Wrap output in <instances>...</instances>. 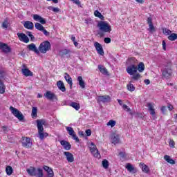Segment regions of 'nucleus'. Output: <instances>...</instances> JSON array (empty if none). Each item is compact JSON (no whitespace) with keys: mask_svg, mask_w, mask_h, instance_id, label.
Here are the masks:
<instances>
[{"mask_svg":"<svg viewBox=\"0 0 177 177\" xmlns=\"http://www.w3.org/2000/svg\"><path fill=\"white\" fill-rule=\"evenodd\" d=\"M119 156L121 157V158H125V153L124 152H120Z\"/></svg>","mask_w":177,"mask_h":177,"instance_id":"obj_59","label":"nucleus"},{"mask_svg":"<svg viewBox=\"0 0 177 177\" xmlns=\"http://www.w3.org/2000/svg\"><path fill=\"white\" fill-rule=\"evenodd\" d=\"M38 113V109L35 106H33L32 109V118H35V117H37Z\"/></svg>","mask_w":177,"mask_h":177,"instance_id":"obj_37","label":"nucleus"},{"mask_svg":"<svg viewBox=\"0 0 177 177\" xmlns=\"http://www.w3.org/2000/svg\"><path fill=\"white\" fill-rule=\"evenodd\" d=\"M162 45L163 50H167V43H165V40L162 41Z\"/></svg>","mask_w":177,"mask_h":177,"instance_id":"obj_54","label":"nucleus"},{"mask_svg":"<svg viewBox=\"0 0 177 177\" xmlns=\"http://www.w3.org/2000/svg\"><path fill=\"white\" fill-rule=\"evenodd\" d=\"M168 109L171 111L172 110V109H174V106L172 105L169 104V105H168Z\"/></svg>","mask_w":177,"mask_h":177,"instance_id":"obj_63","label":"nucleus"},{"mask_svg":"<svg viewBox=\"0 0 177 177\" xmlns=\"http://www.w3.org/2000/svg\"><path fill=\"white\" fill-rule=\"evenodd\" d=\"M94 15L95 16V17H99V19H100L101 20H104V17L98 10H95L94 12Z\"/></svg>","mask_w":177,"mask_h":177,"instance_id":"obj_38","label":"nucleus"},{"mask_svg":"<svg viewBox=\"0 0 177 177\" xmlns=\"http://www.w3.org/2000/svg\"><path fill=\"white\" fill-rule=\"evenodd\" d=\"M28 50H31L32 52H35L37 55H39V49L37 48V46L34 43H32L27 46Z\"/></svg>","mask_w":177,"mask_h":177,"instance_id":"obj_16","label":"nucleus"},{"mask_svg":"<svg viewBox=\"0 0 177 177\" xmlns=\"http://www.w3.org/2000/svg\"><path fill=\"white\" fill-rule=\"evenodd\" d=\"M169 145L170 146V147H175V141H174V140H169Z\"/></svg>","mask_w":177,"mask_h":177,"instance_id":"obj_51","label":"nucleus"},{"mask_svg":"<svg viewBox=\"0 0 177 177\" xmlns=\"http://www.w3.org/2000/svg\"><path fill=\"white\" fill-rule=\"evenodd\" d=\"M26 35L29 36L31 41H35V37L32 35V33L30 31L26 32Z\"/></svg>","mask_w":177,"mask_h":177,"instance_id":"obj_49","label":"nucleus"},{"mask_svg":"<svg viewBox=\"0 0 177 177\" xmlns=\"http://www.w3.org/2000/svg\"><path fill=\"white\" fill-rule=\"evenodd\" d=\"M57 86H58L59 91H62V92H66V86H64V83H63L62 80L57 82Z\"/></svg>","mask_w":177,"mask_h":177,"instance_id":"obj_30","label":"nucleus"},{"mask_svg":"<svg viewBox=\"0 0 177 177\" xmlns=\"http://www.w3.org/2000/svg\"><path fill=\"white\" fill-rule=\"evenodd\" d=\"M60 145L64 149V150H71V144L66 140H62L60 141Z\"/></svg>","mask_w":177,"mask_h":177,"instance_id":"obj_17","label":"nucleus"},{"mask_svg":"<svg viewBox=\"0 0 177 177\" xmlns=\"http://www.w3.org/2000/svg\"><path fill=\"white\" fill-rule=\"evenodd\" d=\"M132 75L131 78L134 81H138V80H139L140 78V74H139V73H134L133 75Z\"/></svg>","mask_w":177,"mask_h":177,"instance_id":"obj_45","label":"nucleus"},{"mask_svg":"<svg viewBox=\"0 0 177 177\" xmlns=\"http://www.w3.org/2000/svg\"><path fill=\"white\" fill-rule=\"evenodd\" d=\"M21 143L23 147L26 149H31V147H32V141H31V138L28 137H22Z\"/></svg>","mask_w":177,"mask_h":177,"instance_id":"obj_7","label":"nucleus"},{"mask_svg":"<svg viewBox=\"0 0 177 177\" xmlns=\"http://www.w3.org/2000/svg\"><path fill=\"white\" fill-rule=\"evenodd\" d=\"M43 169H44V171H46V172H47L48 177L54 176L53 170L52 169V168L49 167L48 166L44 165L43 166Z\"/></svg>","mask_w":177,"mask_h":177,"instance_id":"obj_23","label":"nucleus"},{"mask_svg":"<svg viewBox=\"0 0 177 177\" xmlns=\"http://www.w3.org/2000/svg\"><path fill=\"white\" fill-rule=\"evenodd\" d=\"M122 109L125 110V111H127L128 113H129L131 114V115H132V111L131 110V108H129V106H128L127 104H123L122 105Z\"/></svg>","mask_w":177,"mask_h":177,"instance_id":"obj_44","label":"nucleus"},{"mask_svg":"<svg viewBox=\"0 0 177 177\" xmlns=\"http://www.w3.org/2000/svg\"><path fill=\"white\" fill-rule=\"evenodd\" d=\"M44 96L48 100H53V99H56V95L51 91H47L46 93H44Z\"/></svg>","mask_w":177,"mask_h":177,"instance_id":"obj_22","label":"nucleus"},{"mask_svg":"<svg viewBox=\"0 0 177 177\" xmlns=\"http://www.w3.org/2000/svg\"><path fill=\"white\" fill-rule=\"evenodd\" d=\"M19 41H21V42H24L25 44H28L30 42V39L26 34L24 33H17V34Z\"/></svg>","mask_w":177,"mask_h":177,"instance_id":"obj_11","label":"nucleus"},{"mask_svg":"<svg viewBox=\"0 0 177 177\" xmlns=\"http://www.w3.org/2000/svg\"><path fill=\"white\" fill-rule=\"evenodd\" d=\"M140 167L141 168L142 172L145 174H149L150 169L149 168L148 165H146V164L141 162L140 163Z\"/></svg>","mask_w":177,"mask_h":177,"instance_id":"obj_26","label":"nucleus"},{"mask_svg":"<svg viewBox=\"0 0 177 177\" xmlns=\"http://www.w3.org/2000/svg\"><path fill=\"white\" fill-rule=\"evenodd\" d=\"M78 84L82 89H85V81L82 79V76L77 77Z\"/></svg>","mask_w":177,"mask_h":177,"instance_id":"obj_28","label":"nucleus"},{"mask_svg":"<svg viewBox=\"0 0 177 177\" xmlns=\"http://www.w3.org/2000/svg\"><path fill=\"white\" fill-rule=\"evenodd\" d=\"M139 73H143L145 71V64L143 62H140L137 66Z\"/></svg>","mask_w":177,"mask_h":177,"instance_id":"obj_34","label":"nucleus"},{"mask_svg":"<svg viewBox=\"0 0 177 177\" xmlns=\"http://www.w3.org/2000/svg\"><path fill=\"white\" fill-rule=\"evenodd\" d=\"M94 46L99 55L101 56L104 55V51L103 50V47L102 46V44H100L99 42L96 41L94 44Z\"/></svg>","mask_w":177,"mask_h":177,"instance_id":"obj_13","label":"nucleus"},{"mask_svg":"<svg viewBox=\"0 0 177 177\" xmlns=\"http://www.w3.org/2000/svg\"><path fill=\"white\" fill-rule=\"evenodd\" d=\"M86 136H91V135H92V131H91V129L86 130Z\"/></svg>","mask_w":177,"mask_h":177,"instance_id":"obj_57","label":"nucleus"},{"mask_svg":"<svg viewBox=\"0 0 177 177\" xmlns=\"http://www.w3.org/2000/svg\"><path fill=\"white\" fill-rule=\"evenodd\" d=\"M5 89H6V87L5 86V84L2 83V82H0V93L3 94L5 93Z\"/></svg>","mask_w":177,"mask_h":177,"instance_id":"obj_42","label":"nucleus"},{"mask_svg":"<svg viewBox=\"0 0 177 177\" xmlns=\"http://www.w3.org/2000/svg\"><path fill=\"white\" fill-rule=\"evenodd\" d=\"M98 100L102 103H109L111 102V97L109 95H101L98 97Z\"/></svg>","mask_w":177,"mask_h":177,"instance_id":"obj_15","label":"nucleus"},{"mask_svg":"<svg viewBox=\"0 0 177 177\" xmlns=\"http://www.w3.org/2000/svg\"><path fill=\"white\" fill-rule=\"evenodd\" d=\"M24 27L28 30H32L34 28V24L30 21H26L24 24Z\"/></svg>","mask_w":177,"mask_h":177,"instance_id":"obj_29","label":"nucleus"},{"mask_svg":"<svg viewBox=\"0 0 177 177\" xmlns=\"http://www.w3.org/2000/svg\"><path fill=\"white\" fill-rule=\"evenodd\" d=\"M69 53H71V50L70 49H63L59 51V56L63 57L64 56H66V55H68Z\"/></svg>","mask_w":177,"mask_h":177,"instance_id":"obj_32","label":"nucleus"},{"mask_svg":"<svg viewBox=\"0 0 177 177\" xmlns=\"http://www.w3.org/2000/svg\"><path fill=\"white\" fill-rule=\"evenodd\" d=\"M111 143L113 145H117L120 143V137L117 134H113L111 136Z\"/></svg>","mask_w":177,"mask_h":177,"instance_id":"obj_27","label":"nucleus"},{"mask_svg":"<svg viewBox=\"0 0 177 177\" xmlns=\"http://www.w3.org/2000/svg\"><path fill=\"white\" fill-rule=\"evenodd\" d=\"M98 70L100 71V73H102V74H104V75H107V74H109L107 69L102 65H98Z\"/></svg>","mask_w":177,"mask_h":177,"instance_id":"obj_31","label":"nucleus"},{"mask_svg":"<svg viewBox=\"0 0 177 177\" xmlns=\"http://www.w3.org/2000/svg\"><path fill=\"white\" fill-rule=\"evenodd\" d=\"M8 24H9V22H8V19H6L3 21V22L2 23V27H3V28H4V29L8 28Z\"/></svg>","mask_w":177,"mask_h":177,"instance_id":"obj_47","label":"nucleus"},{"mask_svg":"<svg viewBox=\"0 0 177 177\" xmlns=\"http://www.w3.org/2000/svg\"><path fill=\"white\" fill-rule=\"evenodd\" d=\"M73 3H75V5H81V2L80 0H71Z\"/></svg>","mask_w":177,"mask_h":177,"instance_id":"obj_58","label":"nucleus"},{"mask_svg":"<svg viewBox=\"0 0 177 177\" xmlns=\"http://www.w3.org/2000/svg\"><path fill=\"white\" fill-rule=\"evenodd\" d=\"M102 167L103 168H104V169H107V168H109V165H110V164L109 163V160H104L102 162Z\"/></svg>","mask_w":177,"mask_h":177,"instance_id":"obj_39","label":"nucleus"},{"mask_svg":"<svg viewBox=\"0 0 177 177\" xmlns=\"http://www.w3.org/2000/svg\"><path fill=\"white\" fill-rule=\"evenodd\" d=\"M164 160H165V161H167V162H168L169 164H176L175 160L171 159V157L168 155H165L164 156Z\"/></svg>","mask_w":177,"mask_h":177,"instance_id":"obj_33","label":"nucleus"},{"mask_svg":"<svg viewBox=\"0 0 177 177\" xmlns=\"http://www.w3.org/2000/svg\"><path fill=\"white\" fill-rule=\"evenodd\" d=\"M126 168L129 172H132V174H136V172H138V169L131 165V163H127Z\"/></svg>","mask_w":177,"mask_h":177,"instance_id":"obj_25","label":"nucleus"},{"mask_svg":"<svg viewBox=\"0 0 177 177\" xmlns=\"http://www.w3.org/2000/svg\"><path fill=\"white\" fill-rule=\"evenodd\" d=\"M66 131L71 136H72V138L75 140V142H80V138L75 135V132L74 131V129H73V127H66Z\"/></svg>","mask_w":177,"mask_h":177,"instance_id":"obj_10","label":"nucleus"},{"mask_svg":"<svg viewBox=\"0 0 177 177\" xmlns=\"http://www.w3.org/2000/svg\"><path fill=\"white\" fill-rule=\"evenodd\" d=\"M126 70L129 75H133V74H136L138 73V66L135 64H131L127 66Z\"/></svg>","mask_w":177,"mask_h":177,"instance_id":"obj_9","label":"nucleus"},{"mask_svg":"<svg viewBox=\"0 0 177 177\" xmlns=\"http://www.w3.org/2000/svg\"><path fill=\"white\" fill-rule=\"evenodd\" d=\"M0 49L3 53H9L11 50L10 47L5 43L0 42Z\"/></svg>","mask_w":177,"mask_h":177,"instance_id":"obj_14","label":"nucleus"},{"mask_svg":"<svg viewBox=\"0 0 177 177\" xmlns=\"http://www.w3.org/2000/svg\"><path fill=\"white\" fill-rule=\"evenodd\" d=\"M168 39H169V41H175L176 39H177V34L176 33H171L168 37Z\"/></svg>","mask_w":177,"mask_h":177,"instance_id":"obj_40","label":"nucleus"},{"mask_svg":"<svg viewBox=\"0 0 177 177\" xmlns=\"http://www.w3.org/2000/svg\"><path fill=\"white\" fill-rule=\"evenodd\" d=\"M90 151L91 152V154L95 158H100V153L99 152V150L96 149V145L93 142H91L90 144Z\"/></svg>","mask_w":177,"mask_h":177,"instance_id":"obj_8","label":"nucleus"},{"mask_svg":"<svg viewBox=\"0 0 177 177\" xmlns=\"http://www.w3.org/2000/svg\"><path fill=\"white\" fill-rule=\"evenodd\" d=\"M35 27L37 30H39V31H41V30H44V26L38 22L35 24Z\"/></svg>","mask_w":177,"mask_h":177,"instance_id":"obj_41","label":"nucleus"},{"mask_svg":"<svg viewBox=\"0 0 177 177\" xmlns=\"http://www.w3.org/2000/svg\"><path fill=\"white\" fill-rule=\"evenodd\" d=\"M162 32L165 35H170L171 30L168 28H163L162 29Z\"/></svg>","mask_w":177,"mask_h":177,"instance_id":"obj_48","label":"nucleus"},{"mask_svg":"<svg viewBox=\"0 0 177 177\" xmlns=\"http://www.w3.org/2000/svg\"><path fill=\"white\" fill-rule=\"evenodd\" d=\"M147 107H148V109L149 111V114H151V115H154L156 114V111L154 109V104H152L151 102H147Z\"/></svg>","mask_w":177,"mask_h":177,"instance_id":"obj_19","label":"nucleus"},{"mask_svg":"<svg viewBox=\"0 0 177 177\" xmlns=\"http://www.w3.org/2000/svg\"><path fill=\"white\" fill-rule=\"evenodd\" d=\"M171 63L168 64V66H166L162 70V78L165 80H169L172 77V69H171Z\"/></svg>","mask_w":177,"mask_h":177,"instance_id":"obj_4","label":"nucleus"},{"mask_svg":"<svg viewBox=\"0 0 177 177\" xmlns=\"http://www.w3.org/2000/svg\"><path fill=\"white\" fill-rule=\"evenodd\" d=\"M50 43L48 41H45L40 44L39 46V52H41V53H46L48 50H50Z\"/></svg>","mask_w":177,"mask_h":177,"instance_id":"obj_5","label":"nucleus"},{"mask_svg":"<svg viewBox=\"0 0 177 177\" xmlns=\"http://www.w3.org/2000/svg\"><path fill=\"white\" fill-rule=\"evenodd\" d=\"M104 42H105V44H110V42H111V39L110 37H105Z\"/></svg>","mask_w":177,"mask_h":177,"instance_id":"obj_52","label":"nucleus"},{"mask_svg":"<svg viewBox=\"0 0 177 177\" xmlns=\"http://www.w3.org/2000/svg\"><path fill=\"white\" fill-rule=\"evenodd\" d=\"M147 24H149V28L148 29L150 32H153V31H156V28H154V26L153 25V19L151 17H148L147 19Z\"/></svg>","mask_w":177,"mask_h":177,"instance_id":"obj_18","label":"nucleus"},{"mask_svg":"<svg viewBox=\"0 0 177 177\" xmlns=\"http://www.w3.org/2000/svg\"><path fill=\"white\" fill-rule=\"evenodd\" d=\"M6 172L7 175L10 176V175H12V174H13V168H12V167H10V166H7L6 168Z\"/></svg>","mask_w":177,"mask_h":177,"instance_id":"obj_36","label":"nucleus"},{"mask_svg":"<svg viewBox=\"0 0 177 177\" xmlns=\"http://www.w3.org/2000/svg\"><path fill=\"white\" fill-rule=\"evenodd\" d=\"M22 67L24 68L21 69V73L23 75H24L25 77H32V75H34V74L32 73V72H31V71H30V69L26 68V64H23Z\"/></svg>","mask_w":177,"mask_h":177,"instance_id":"obj_12","label":"nucleus"},{"mask_svg":"<svg viewBox=\"0 0 177 177\" xmlns=\"http://www.w3.org/2000/svg\"><path fill=\"white\" fill-rule=\"evenodd\" d=\"M118 103H119V104L120 105V106H123L122 105V100H118Z\"/></svg>","mask_w":177,"mask_h":177,"instance_id":"obj_64","label":"nucleus"},{"mask_svg":"<svg viewBox=\"0 0 177 177\" xmlns=\"http://www.w3.org/2000/svg\"><path fill=\"white\" fill-rule=\"evenodd\" d=\"M41 31H42L43 34H44L46 37H49V35H50V33H49V32H48L45 28Z\"/></svg>","mask_w":177,"mask_h":177,"instance_id":"obj_50","label":"nucleus"},{"mask_svg":"<svg viewBox=\"0 0 177 177\" xmlns=\"http://www.w3.org/2000/svg\"><path fill=\"white\" fill-rule=\"evenodd\" d=\"M5 77V71H0V80H2Z\"/></svg>","mask_w":177,"mask_h":177,"instance_id":"obj_55","label":"nucleus"},{"mask_svg":"<svg viewBox=\"0 0 177 177\" xmlns=\"http://www.w3.org/2000/svg\"><path fill=\"white\" fill-rule=\"evenodd\" d=\"M64 156L66 157L68 162H74V155L70 152H64Z\"/></svg>","mask_w":177,"mask_h":177,"instance_id":"obj_21","label":"nucleus"},{"mask_svg":"<svg viewBox=\"0 0 177 177\" xmlns=\"http://www.w3.org/2000/svg\"><path fill=\"white\" fill-rule=\"evenodd\" d=\"M33 19L35 20V21H39L41 24H46V21L45 19L37 14L33 15Z\"/></svg>","mask_w":177,"mask_h":177,"instance_id":"obj_20","label":"nucleus"},{"mask_svg":"<svg viewBox=\"0 0 177 177\" xmlns=\"http://www.w3.org/2000/svg\"><path fill=\"white\" fill-rule=\"evenodd\" d=\"M37 129H38V133H39V138L41 139V140H44V138H46L48 136V133H44V126L45 125L46 122L45 120H37Z\"/></svg>","mask_w":177,"mask_h":177,"instance_id":"obj_2","label":"nucleus"},{"mask_svg":"<svg viewBox=\"0 0 177 177\" xmlns=\"http://www.w3.org/2000/svg\"><path fill=\"white\" fill-rule=\"evenodd\" d=\"M131 82H130V83L127 84V89L128 91H130V92H133V91H135V86Z\"/></svg>","mask_w":177,"mask_h":177,"instance_id":"obj_43","label":"nucleus"},{"mask_svg":"<svg viewBox=\"0 0 177 177\" xmlns=\"http://www.w3.org/2000/svg\"><path fill=\"white\" fill-rule=\"evenodd\" d=\"M64 79L66 80V82L70 85L71 89L73 88V79L68 75V73H65L64 74Z\"/></svg>","mask_w":177,"mask_h":177,"instance_id":"obj_24","label":"nucleus"},{"mask_svg":"<svg viewBox=\"0 0 177 177\" xmlns=\"http://www.w3.org/2000/svg\"><path fill=\"white\" fill-rule=\"evenodd\" d=\"M69 106H71V107H73V109H75V110H76L77 111H78V110H80V104H78L77 102H72L71 104H69Z\"/></svg>","mask_w":177,"mask_h":177,"instance_id":"obj_35","label":"nucleus"},{"mask_svg":"<svg viewBox=\"0 0 177 177\" xmlns=\"http://www.w3.org/2000/svg\"><path fill=\"white\" fill-rule=\"evenodd\" d=\"M97 27L101 31L98 32V35L100 38L104 37V33L103 32H111V26H110L107 21H100L97 24Z\"/></svg>","mask_w":177,"mask_h":177,"instance_id":"obj_1","label":"nucleus"},{"mask_svg":"<svg viewBox=\"0 0 177 177\" xmlns=\"http://www.w3.org/2000/svg\"><path fill=\"white\" fill-rule=\"evenodd\" d=\"M144 82H145V84H146V85H149V84H150V80H144Z\"/></svg>","mask_w":177,"mask_h":177,"instance_id":"obj_61","label":"nucleus"},{"mask_svg":"<svg viewBox=\"0 0 177 177\" xmlns=\"http://www.w3.org/2000/svg\"><path fill=\"white\" fill-rule=\"evenodd\" d=\"M79 135L80 136H82L84 138V131H79Z\"/></svg>","mask_w":177,"mask_h":177,"instance_id":"obj_62","label":"nucleus"},{"mask_svg":"<svg viewBox=\"0 0 177 177\" xmlns=\"http://www.w3.org/2000/svg\"><path fill=\"white\" fill-rule=\"evenodd\" d=\"M53 12H55V13H58V12H60V9L59 8H55V7H50Z\"/></svg>","mask_w":177,"mask_h":177,"instance_id":"obj_53","label":"nucleus"},{"mask_svg":"<svg viewBox=\"0 0 177 177\" xmlns=\"http://www.w3.org/2000/svg\"><path fill=\"white\" fill-rule=\"evenodd\" d=\"M106 125L108 127H111V128H113V127H115V121L111 120L107 122Z\"/></svg>","mask_w":177,"mask_h":177,"instance_id":"obj_46","label":"nucleus"},{"mask_svg":"<svg viewBox=\"0 0 177 177\" xmlns=\"http://www.w3.org/2000/svg\"><path fill=\"white\" fill-rule=\"evenodd\" d=\"M2 129H3V132H8V127L3 126Z\"/></svg>","mask_w":177,"mask_h":177,"instance_id":"obj_60","label":"nucleus"},{"mask_svg":"<svg viewBox=\"0 0 177 177\" xmlns=\"http://www.w3.org/2000/svg\"><path fill=\"white\" fill-rule=\"evenodd\" d=\"M26 172L30 176L44 177V171L41 168L36 169L35 167H30L26 169Z\"/></svg>","mask_w":177,"mask_h":177,"instance_id":"obj_3","label":"nucleus"},{"mask_svg":"<svg viewBox=\"0 0 177 177\" xmlns=\"http://www.w3.org/2000/svg\"><path fill=\"white\" fill-rule=\"evenodd\" d=\"M162 114H165V111H167V107L165 106H162L160 109Z\"/></svg>","mask_w":177,"mask_h":177,"instance_id":"obj_56","label":"nucleus"},{"mask_svg":"<svg viewBox=\"0 0 177 177\" xmlns=\"http://www.w3.org/2000/svg\"><path fill=\"white\" fill-rule=\"evenodd\" d=\"M10 111H11L12 114H13V115L19 120V121H23V120H24V115H23V113H21L19 109L13 106H10Z\"/></svg>","mask_w":177,"mask_h":177,"instance_id":"obj_6","label":"nucleus"}]
</instances>
